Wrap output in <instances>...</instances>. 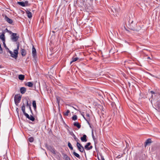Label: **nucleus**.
<instances>
[{"instance_id":"nucleus-1","label":"nucleus","mask_w":160,"mask_h":160,"mask_svg":"<svg viewBox=\"0 0 160 160\" xmlns=\"http://www.w3.org/2000/svg\"><path fill=\"white\" fill-rule=\"evenodd\" d=\"M128 26L129 28L134 31H136L137 29H136V27L137 26V24L136 22H133V20H129L128 21Z\"/></svg>"},{"instance_id":"nucleus-2","label":"nucleus","mask_w":160,"mask_h":160,"mask_svg":"<svg viewBox=\"0 0 160 160\" xmlns=\"http://www.w3.org/2000/svg\"><path fill=\"white\" fill-rule=\"evenodd\" d=\"M11 39L12 42H16L19 38V35L17 33H12L11 36Z\"/></svg>"},{"instance_id":"nucleus-3","label":"nucleus","mask_w":160,"mask_h":160,"mask_svg":"<svg viewBox=\"0 0 160 160\" xmlns=\"http://www.w3.org/2000/svg\"><path fill=\"white\" fill-rule=\"evenodd\" d=\"M21 99V96L20 95H16L14 97L15 103L16 106H18Z\"/></svg>"},{"instance_id":"nucleus-4","label":"nucleus","mask_w":160,"mask_h":160,"mask_svg":"<svg viewBox=\"0 0 160 160\" xmlns=\"http://www.w3.org/2000/svg\"><path fill=\"white\" fill-rule=\"evenodd\" d=\"M32 53L33 58L36 60L37 58V55L36 49L33 46L32 48Z\"/></svg>"},{"instance_id":"nucleus-5","label":"nucleus","mask_w":160,"mask_h":160,"mask_svg":"<svg viewBox=\"0 0 160 160\" xmlns=\"http://www.w3.org/2000/svg\"><path fill=\"white\" fill-rule=\"evenodd\" d=\"M77 146L78 150L81 152H82L84 151V148L83 146L79 142L77 143Z\"/></svg>"},{"instance_id":"nucleus-6","label":"nucleus","mask_w":160,"mask_h":160,"mask_svg":"<svg viewBox=\"0 0 160 160\" xmlns=\"http://www.w3.org/2000/svg\"><path fill=\"white\" fill-rule=\"evenodd\" d=\"M8 52L11 54V57L13 58H14L15 59H17V58L18 57V53H17L16 52L14 51L13 52H14V54H13V52L11 51H9Z\"/></svg>"},{"instance_id":"nucleus-7","label":"nucleus","mask_w":160,"mask_h":160,"mask_svg":"<svg viewBox=\"0 0 160 160\" xmlns=\"http://www.w3.org/2000/svg\"><path fill=\"white\" fill-rule=\"evenodd\" d=\"M47 148L48 150L54 154H55L56 153V150L53 147L50 146H47Z\"/></svg>"},{"instance_id":"nucleus-8","label":"nucleus","mask_w":160,"mask_h":160,"mask_svg":"<svg viewBox=\"0 0 160 160\" xmlns=\"http://www.w3.org/2000/svg\"><path fill=\"white\" fill-rule=\"evenodd\" d=\"M4 20L8 22L9 23L12 24L13 23V21L12 20L9 18L8 17V16L5 15L4 17Z\"/></svg>"},{"instance_id":"nucleus-9","label":"nucleus","mask_w":160,"mask_h":160,"mask_svg":"<svg viewBox=\"0 0 160 160\" xmlns=\"http://www.w3.org/2000/svg\"><path fill=\"white\" fill-rule=\"evenodd\" d=\"M152 142V140L150 138L147 139L145 142V147H146L147 146L150 145Z\"/></svg>"},{"instance_id":"nucleus-10","label":"nucleus","mask_w":160,"mask_h":160,"mask_svg":"<svg viewBox=\"0 0 160 160\" xmlns=\"http://www.w3.org/2000/svg\"><path fill=\"white\" fill-rule=\"evenodd\" d=\"M155 106L156 107V109L159 112L160 111V104L159 101H158L156 103Z\"/></svg>"},{"instance_id":"nucleus-11","label":"nucleus","mask_w":160,"mask_h":160,"mask_svg":"<svg viewBox=\"0 0 160 160\" xmlns=\"http://www.w3.org/2000/svg\"><path fill=\"white\" fill-rule=\"evenodd\" d=\"M87 136L85 134L83 135L81 138V140L83 142H86L87 141Z\"/></svg>"},{"instance_id":"nucleus-12","label":"nucleus","mask_w":160,"mask_h":160,"mask_svg":"<svg viewBox=\"0 0 160 160\" xmlns=\"http://www.w3.org/2000/svg\"><path fill=\"white\" fill-rule=\"evenodd\" d=\"M25 12L27 15V16L29 18H31L32 17V13L31 12L29 11L28 10H26Z\"/></svg>"},{"instance_id":"nucleus-13","label":"nucleus","mask_w":160,"mask_h":160,"mask_svg":"<svg viewBox=\"0 0 160 160\" xmlns=\"http://www.w3.org/2000/svg\"><path fill=\"white\" fill-rule=\"evenodd\" d=\"M4 34L5 32H3L2 33L0 36V38L2 40L3 42L5 41Z\"/></svg>"},{"instance_id":"nucleus-14","label":"nucleus","mask_w":160,"mask_h":160,"mask_svg":"<svg viewBox=\"0 0 160 160\" xmlns=\"http://www.w3.org/2000/svg\"><path fill=\"white\" fill-rule=\"evenodd\" d=\"M21 53L22 56H25L27 53L26 50L24 49L21 48Z\"/></svg>"},{"instance_id":"nucleus-15","label":"nucleus","mask_w":160,"mask_h":160,"mask_svg":"<svg viewBox=\"0 0 160 160\" xmlns=\"http://www.w3.org/2000/svg\"><path fill=\"white\" fill-rule=\"evenodd\" d=\"M26 88L24 87H22L20 89V92L22 94L26 92Z\"/></svg>"},{"instance_id":"nucleus-16","label":"nucleus","mask_w":160,"mask_h":160,"mask_svg":"<svg viewBox=\"0 0 160 160\" xmlns=\"http://www.w3.org/2000/svg\"><path fill=\"white\" fill-rule=\"evenodd\" d=\"M112 11L114 13L115 12L116 13L118 12L119 10V8H115L113 7H112V8H111Z\"/></svg>"},{"instance_id":"nucleus-17","label":"nucleus","mask_w":160,"mask_h":160,"mask_svg":"<svg viewBox=\"0 0 160 160\" xmlns=\"http://www.w3.org/2000/svg\"><path fill=\"white\" fill-rule=\"evenodd\" d=\"M73 125L74 126L77 127L78 128H80L81 127L80 124L77 122H74Z\"/></svg>"},{"instance_id":"nucleus-18","label":"nucleus","mask_w":160,"mask_h":160,"mask_svg":"<svg viewBox=\"0 0 160 160\" xmlns=\"http://www.w3.org/2000/svg\"><path fill=\"white\" fill-rule=\"evenodd\" d=\"M26 85L29 87H32L33 85V83L32 82H28L26 84Z\"/></svg>"},{"instance_id":"nucleus-19","label":"nucleus","mask_w":160,"mask_h":160,"mask_svg":"<svg viewBox=\"0 0 160 160\" xmlns=\"http://www.w3.org/2000/svg\"><path fill=\"white\" fill-rule=\"evenodd\" d=\"M63 158L65 160H70V158L66 154H63Z\"/></svg>"},{"instance_id":"nucleus-20","label":"nucleus","mask_w":160,"mask_h":160,"mask_svg":"<svg viewBox=\"0 0 160 160\" xmlns=\"http://www.w3.org/2000/svg\"><path fill=\"white\" fill-rule=\"evenodd\" d=\"M79 59L77 57L74 58V57L72 58V60L70 62V64H71L72 62L76 61Z\"/></svg>"},{"instance_id":"nucleus-21","label":"nucleus","mask_w":160,"mask_h":160,"mask_svg":"<svg viewBox=\"0 0 160 160\" xmlns=\"http://www.w3.org/2000/svg\"><path fill=\"white\" fill-rule=\"evenodd\" d=\"M24 76L23 75L20 74L18 76V78L19 80H23L24 79Z\"/></svg>"},{"instance_id":"nucleus-22","label":"nucleus","mask_w":160,"mask_h":160,"mask_svg":"<svg viewBox=\"0 0 160 160\" xmlns=\"http://www.w3.org/2000/svg\"><path fill=\"white\" fill-rule=\"evenodd\" d=\"M73 154L76 157H77L78 158L80 159L81 158V157H80V156L75 151H74L73 152Z\"/></svg>"},{"instance_id":"nucleus-23","label":"nucleus","mask_w":160,"mask_h":160,"mask_svg":"<svg viewBox=\"0 0 160 160\" xmlns=\"http://www.w3.org/2000/svg\"><path fill=\"white\" fill-rule=\"evenodd\" d=\"M3 46L6 50L7 52H8L10 50H9V49L7 47L5 44V42H3Z\"/></svg>"},{"instance_id":"nucleus-24","label":"nucleus","mask_w":160,"mask_h":160,"mask_svg":"<svg viewBox=\"0 0 160 160\" xmlns=\"http://www.w3.org/2000/svg\"><path fill=\"white\" fill-rule=\"evenodd\" d=\"M17 4H18L22 6V7H25V4L24 3V2H17Z\"/></svg>"},{"instance_id":"nucleus-25","label":"nucleus","mask_w":160,"mask_h":160,"mask_svg":"<svg viewBox=\"0 0 160 160\" xmlns=\"http://www.w3.org/2000/svg\"><path fill=\"white\" fill-rule=\"evenodd\" d=\"M19 44L18 43L17 45V48L16 49L14 50V51L16 52L17 53H18V50L19 49Z\"/></svg>"},{"instance_id":"nucleus-26","label":"nucleus","mask_w":160,"mask_h":160,"mask_svg":"<svg viewBox=\"0 0 160 160\" xmlns=\"http://www.w3.org/2000/svg\"><path fill=\"white\" fill-rule=\"evenodd\" d=\"M32 106L34 108V109L35 110L36 109V104L35 101H33L32 102Z\"/></svg>"},{"instance_id":"nucleus-27","label":"nucleus","mask_w":160,"mask_h":160,"mask_svg":"<svg viewBox=\"0 0 160 160\" xmlns=\"http://www.w3.org/2000/svg\"><path fill=\"white\" fill-rule=\"evenodd\" d=\"M91 145V143L90 142H88L87 143V144L85 146L84 148H85L87 150H88V146H90Z\"/></svg>"},{"instance_id":"nucleus-28","label":"nucleus","mask_w":160,"mask_h":160,"mask_svg":"<svg viewBox=\"0 0 160 160\" xmlns=\"http://www.w3.org/2000/svg\"><path fill=\"white\" fill-rule=\"evenodd\" d=\"M56 100L57 102L58 103V106H59V103H60V100H61V98L60 97L57 96L56 97Z\"/></svg>"},{"instance_id":"nucleus-29","label":"nucleus","mask_w":160,"mask_h":160,"mask_svg":"<svg viewBox=\"0 0 160 160\" xmlns=\"http://www.w3.org/2000/svg\"><path fill=\"white\" fill-rule=\"evenodd\" d=\"M22 110L23 113L26 112L25 111V105L24 103H23V105L22 107Z\"/></svg>"},{"instance_id":"nucleus-30","label":"nucleus","mask_w":160,"mask_h":160,"mask_svg":"<svg viewBox=\"0 0 160 160\" xmlns=\"http://www.w3.org/2000/svg\"><path fill=\"white\" fill-rule=\"evenodd\" d=\"M28 119L32 121H34L35 120L34 118L32 115H31L29 116V118Z\"/></svg>"},{"instance_id":"nucleus-31","label":"nucleus","mask_w":160,"mask_h":160,"mask_svg":"<svg viewBox=\"0 0 160 160\" xmlns=\"http://www.w3.org/2000/svg\"><path fill=\"white\" fill-rule=\"evenodd\" d=\"M24 3L25 4V7L26 6H29L30 5V4L29 3V2L28 1H25L24 2Z\"/></svg>"},{"instance_id":"nucleus-32","label":"nucleus","mask_w":160,"mask_h":160,"mask_svg":"<svg viewBox=\"0 0 160 160\" xmlns=\"http://www.w3.org/2000/svg\"><path fill=\"white\" fill-rule=\"evenodd\" d=\"M68 146L71 150H73V148L72 147L71 143L69 142H68Z\"/></svg>"},{"instance_id":"nucleus-33","label":"nucleus","mask_w":160,"mask_h":160,"mask_svg":"<svg viewBox=\"0 0 160 160\" xmlns=\"http://www.w3.org/2000/svg\"><path fill=\"white\" fill-rule=\"evenodd\" d=\"M73 137L74 140L77 142V143L79 142V140L76 137L74 134H73Z\"/></svg>"},{"instance_id":"nucleus-34","label":"nucleus","mask_w":160,"mask_h":160,"mask_svg":"<svg viewBox=\"0 0 160 160\" xmlns=\"http://www.w3.org/2000/svg\"><path fill=\"white\" fill-rule=\"evenodd\" d=\"M28 141L31 142H32L34 141V138L32 137H31L28 138Z\"/></svg>"},{"instance_id":"nucleus-35","label":"nucleus","mask_w":160,"mask_h":160,"mask_svg":"<svg viewBox=\"0 0 160 160\" xmlns=\"http://www.w3.org/2000/svg\"><path fill=\"white\" fill-rule=\"evenodd\" d=\"M72 119L74 121L76 120L77 119V116L76 115H73L72 117Z\"/></svg>"},{"instance_id":"nucleus-36","label":"nucleus","mask_w":160,"mask_h":160,"mask_svg":"<svg viewBox=\"0 0 160 160\" xmlns=\"http://www.w3.org/2000/svg\"><path fill=\"white\" fill-rule=\"evenodd\" d=\"M70 112V111L68 110H67L66 112L64 113V115L66 116H68V113Z\"/></svg>"},{"instance_id":"nucleus-37","label":"nucleus","mask_w":160,"mask_h":160,"mask_svg":"<svg viewBox=\"0 0 160 160\" xmlns=\"http://www.w3.org/2000/svg\"><path fill=\"white\" fill-rule=\"evenodd\" d=\"M24 115L26 117L28 118H29V115L27 113H26V112L23 113Z\"/></svg>"},{"instance_id":"nucleus-38","label":"nucleus","mask_w":160,"mask_h":160,"mask_svg":"<svg viewBox=\"0 0 160 160\" xmlns=\"http://www.w3.org/2000/svg\"><path fill=\"white\" fill-rule=\"evenodd\" d=\"M3 53V49L2 48L1 44L0 43V53L2 54Z\"/></svg>"},{"instance_id":"nucleus-39","label":"nucleus","mask_w":160,"mask_h":160,"mask_svg":"<svg viewBox=\"0 0 160 160\" xmlns=\"http://www.w3.org/2000/svg\"><path fill=\"white\" fill-rule=\"evenodd\" d=\"M150 93L152 94H155V96H156V95L157 94V93L156 92H154L153 91H150Z\"/></svg>"},{"instance_id":"nucleus-40","label":"nucleus","mask_w":160,"mask_h":160,"mask_svg":"<svg viewBox=\"0 0 160 160\" xmlns=\"http://www.w3.org/2000/svg\"><path fill=\"white\" fill-rule=\"evenodd\" d=\"M111 105H112V107L113 108H115L116 105L114 102L112 103Z\"/></svg>"},{"instance_id":"nucleus-41","label":"nucleus","mask_w":160,"mask_h":160,"mask_svg":"<svg viewBox=\"0 0 160 160\" xmlns=\"http://www.w3.org/2000/svg\"><path fill=\"white\" fill-rule=\"evenodd\" d=\"M92 138L93 139H94V134H93V131H92Z\"/></svg>"},{"instance_id":"nucleus-42","label":"nucleus","mask_w":160,"mask_h":160,"mask_svg":"<svg viewBox=\"0 0 160 160\" xmlns=\"http://www.w3.org/2000/svg\"><path fill=\"white\" fill-rule=\"evenodd\" d=\"M92 148V146H90L88 147L87 150H88L90 149H91Z\"/></svg>"},{"instance_id":"nucleus-43","label":"nucleus","mask_w":160,"mask_h":160,"mask_svg":"<svg viewBox=\"0 0 160 160\" xmlns=\"http://www.w3.org/2000/svg\"><path fill=\"white\" fill-rule=\"evenodd\" d=\"M26 103H27V106H28V107L29 106V105H30V104H29L28 103V100L27 99H26Z\"/></svg>"},{"instance_id":"nucleus-44","label":"nucleus","mask_w":160,"mask_h":160,"mask_svg":"<svg viewBox=\"0 0 160 160\" xmlns=\"http://www.w3.org/2000/svg\"><path fill=\"white\" fill-rule=\"evenodd\" d=\"M86 120L87 121V123H88V124L90 126V127L91 128V125H90V123L89 122V121L87 120V119H86Z\"/></svg>"},{"instance_id":"nucleus-45","label":"nucleus","mask_w":160,"mask_h":160,"mask_svg":"<svg viewBox=\"0 0 160 160\" xmlns=\"http://www.w3.org/2000/svg\"><path fill=\"white\" fill-rule=\"evenodd\" d=\"M101 158L102 160H105L103 156H101Z\"/></svg>"},{"instance_id":"nucleus-46","label":"nucleus","mask_w":160,"mask_h":160,"mask_svg":"<svg viewBox=\"0 0 160 160\" xmlns=\"http://www.w3.org/2000/svg\"><path fill=\"white\" fill-rule=\"evenodd\" d=\"M86 116L87 117L89 118L90 117L89 114L88 113H87Z\"/></svg>"},{"instance_id":"nucleus-47","label":"nucleus","mask_w":160,"mask_h":160,"mask_svg":"<svg viewBox=\"0 0 160 160\" xmlns=\"http://www.w3.org/2000/svg\"><path fill=\"white\" fill-rule=\"evenodd\" d=\"M16 111L17 112V113H18V116H19V113H18V108H17L16 109Z\"/></svg>"},{"instance_id":"nucleus-48","label":"nucleus","mask_w":160,"mask_h":160,"mask_svg":"<svg viewBox=\"0 0 160 160\" xmlns=\"http://www.w3.org/2000/svg\"><path fill=\"white\" fill-rule=\"evenodd\" d=\"M29 109L30 111L32 110V109H31V105H29Z\"/></svg>"},{"instance_id":"nucleus-49","label":"nucleus","mask_w":160,"mask_h":160,"mask_svg":"<svg viewBox=\"0 0 160 160\" xmlns=\"http://www.w3.org/2000/svg\"><path fill=\"white\" fill-rule=\"evenodd\" d=\"M8 32H9L10 34H11V35L12 34V33H13V32H12L11 31H9Z\"/></svg>"},{"instance_id":"nucleus-50","label":"nucleus","mask_w":160,"mask_h":160,"mask_svg":"<svg viewBox=\"0 0 160 160\" xmlns=\"http://www.w3.org/2000/svg\"><path fill=\"white\" fill-rule=\"evenodd\" d=\"M82 116H83V118H84V119L85 120H86V119H87L85 118V117H84V115H82Z\"/></svg>"},{"instance_id":"nucleus-51","label":"nucleus","mask_w":160,"mask_h":160,"mask_svg":"<svg viewBox=\"0 0 160 160\" xmlns=\"http://www.w3.org/2000/svg\"><path fill=\"white\" fill-rule=\"evenodd\" d=\"M6 30L7 31V32H9V30H8L7 28H6Z\"/></svg>"},{"instance_id":"nucleus-52","label":"nucleus","mask_w":160,"mask_h":160,"mask_svg":"<svg viewBox=\"0 0 160 160\" xmlns=\"http://www.w3.org/2000/svg\"><path fill=\"white\" fill-rule=\"evenodd\" d=\"M6 30L7 31V32H9V30H8L7 28H6Z\"/></svg>"},{"instance_id":"nucleus-53","label":"nucleus","mask_w":160,"mask_h":160,"mask_svg":"<svg viewBox=\"0 0 160 160\" xmlns=\"http://www.w3.org/2000/svg\"><path fill=\"white\" fill-rule=\"evenodd\" d=\"M30 112H31V113H32V110H30Z\"/></svg>"},{"instance_id":"nucleus-54","label":"nucleus","mask_w":160,"mask_h":160,"mask_svg":"<svg viewBox=\"0 0 160 160\" xmlns=\"http://www.w3.org/2000/svg\"><path fill=\"white\" fill-rule=\"evenodd\" d=\"M124 28L126 30L128 31V30L126 28L124 27Z\"/></svg>"},{"instance_id":"nucleus-55","label":"nucleus","mask_w":160,"mask_h":160,"mask_svg":"<svg viewBox=\"0 0 160 160\" xmlns=\"http://www.w3.org/2000/svg\"><path fill=\"white\" fill-rule=\"evenodd\" d=\"M148 59H150V58L149 57H148L147 58Z\"/></svg>"},{"instance_id":"nucleus-56","label":"nucleus","mask_w":160,"mask_h":160,"mask_svg":"<svg viewBox=\"0 0 160 160\" xmlns=\"http://www.w3.org/2000/svg\"><path fill=\"white\" fill-rule=\"evenodd\" d=\"M60 116H61V118H62V116H61V114H60Z\"/></svg>"},{"instance_id":"nucleus-57","label":"nucleus","mask_w":160,"mask_h":160,"mask_svg":"<svg viewBox=\"0 0 160 160\" xmlns=\"http://www.w3.org/2000/svg\"><path fill=\"white\" fill-rule=\"evenodd\" d=\"M126 142V146H127V142Z\"/></svg>"},{"instance_id":"nucleus-58","label":"nucleus","mask_w":160,"mask_h":160,"mask_svg":"<svg viewBox=\"0 0 160 160\" xmlns=\"http://www.w3.org/2000/svg\"><path fill=\"white\" fill-rule=\"evenodd\" d=\"M98 158V160H100V159L99 158Z\"/></svg>"},{"instance_id":"nucleus-59","label":"nucleus","mask_w":160,"mask_h":160,"mask_svg":"<svg viewBox=\"0 0 160 160\" xmlns=\"http://www.w3.org/2000/svg\"><path fill=\"white\" fill-rule=\"evenodd\" d=\"M98 158V160H100V159L99 158Z\"/></svg>"},{"instance_id":"nucleus-60","label":"nucleus","mask_w":160,"mask_h":160,"mask_svg":"<svg viewBox=\"0 0 160 160\" xmlns=\"http://www.w3.org/2000/svg\"><path fill=\"white\" fill-rule=\"evenodd\" d=\"M2 68V67L1 65H0V68Z\"/></svg>"}]
</instances>
